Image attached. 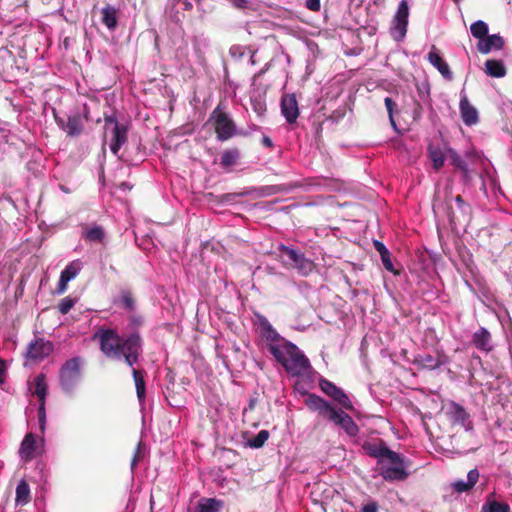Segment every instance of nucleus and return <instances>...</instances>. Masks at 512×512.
<instances>
[{"instance_id":"f257e3e1","label":"nucleus","mask_w":512,"mask_h":512,"mask_svg":"<svg viewBox=\"0 0 512 512\" xmlns=\"http://www.w3.org/2000/svg\"><path fill=\"white\" fill-rule=\"evenodd\" d=\"M95 338L98 339L101 352L108 359L121 361L129 367L136 364L142 354L143 340L139 332L121 336L117 330L100 328Z\"/></svg>"},{"instance_id":"f03ea898","label":"nucleus","mask_w":512,"mask_h":512,"mask_svg":"<svg viewBox=\"0 0 512 512\" xmlns=\"http://www.w3.org/2000/svg\"><path fill=\"white\" fill-rule=\"evenodd\" d=\"M268 350L285 369L293 376H300L310 368L309 359L293 343L283 340L281 344H268Z\"/></svg>"},{"instance_id":"7ed1b4c3","label":"nucleus","mask_w":512,"mask_h":512,"mask_svg":"<svg viewBox=\"0 0 512 512\" xmlns=\"http://www.w3.org/2000/svg\"><path fill=\"white\" fill-rule=\"evenodd\" d=\"M305 405L309 410L317 412L321 417L328 419L340 426L350 436H355L359 428L350 415L342 410L337 411L328 401L316 394H308Z\"/></svg>"},{"instance_id":"20e7f679","label":"nucleus","mask_w":512,"mask_h":512,"mask_svg":"<svg viewBox=\"0 0 512 512\" xmlns=\"http://www.w3.org/2000/svg\"><path fill=\"white\" fill-rule=\"evenodd\" d=\"M278 250L280 261L287 269L295 270L301 276H308L314 270V262L298 249L280 245Z\"/></svg>"},{"instance_id":"39448f33","label":"nucleus","mask_w":512,"mask_h":512,"mask_svg":"<svg viewBox=\"0 0 512 512\" xmlns=\"http://www.w3.org/2000/svg\"><path fill=\"white\" fill-rule=\"evenodd\" d=\"M81 358L67 360L59 371V382L62 390L72 393L80 379Z\"/></svg>"},{"instance_id":"423d86ee","label":"nucleus","mask_w":512,"mask_h":512,"mask_svg":"<svg viewBox=\"0 0 512 512\" xmlns=\"http://www.w3.org/2000/svg\"><path fill=\"white\" fill-rule=\"evenodd\" d=\"M104 135L110 130L112 137L110 141V150L114 155H117L121 147L128 140V128L126 125L119 123L115 116L105 115L104 116Z\"/></svg>"},{"instance_id":"0eeeda50","label":"nucleus","mask_w":512,"mask_h":512,"mask_svg":"<svg viewBox=\"0 0 512 512\" xmlns=\"http://www.w3.org/2000/svg\"><path fill=\"white\" fill-rule=\"evenodd\" d=\"M210 119L214 122V130L219 141H227L236 134L235 122L219 106L213 110Z\"/></svg>"},{"instance_id":"6e6552de","label":"nucleus","mask_w":512,"mask_h":512,"mask_svg":"<svg viewBox=\"0 0 512 512\" xmlns=\"http://www.w3.org/2000/svg\"><path fill=\"white\" fill-rule=\"evenodd\" d=\"M447 214L451 224L469 222L471 218V206L466 203L461 195L454 198L447 196Z\"/></svg>"},{"instance_id":"1a4fd4ad","label":"nucleus","mask_w":512,"mask_h":512,"mask_svg":"<svg viewBox=\"0 0 512 512\" xmlns=\"http://www.w3.org/2000/svg\"><path fill=\"white\" fill-rule=\"evenodd\" d=\"M362 449L368 456L376 458L379 464L382 463L383 459H387L390 463L401 462V455L389 449L382 439H379L377 443L364 442Z\"/></svg>"},{"instance_id":"9d476101","label":"nucleus","mask_w":512,"mask_h":512,"mask_svg":"<svg viewBox=\"0 0 512 512\" xmlns=\"http://www.w3.org/2000/svg\"><path fill=\"white\" fill-rule=\"evenodd\" d=\"M408 17H409L408 2L405 0H402L398 5L397 12L393 18L392 26L390 28V34L394 40L401 41L406 36L407 26H408Z\"/></svg>"},{"instance_id":"9b49d317","label":"nucleus","mask_w":512,"mask_h":512,"mask_svg":"<svg viewBox=\"0 0 512 512\" xmlns=\"http://www.w3.org/2000/svg\"><path fill=\"white\" fill-rule=\"evenodd\" d=\"M44 451V439L39 441L33 433H27L22 440L19 449V455L24 462H30L34 458L40 456Z\"/></svg>"},{"instance_id":"f8f14e48","label":"nucleus","mask_w":512,"mask_h":512,"mask_svg":"<svg viewBox=\"0 0 512 512\" xmlns=\"http://www.w3.org/2000/svg\"><path fill=\"white\" fill-rule=\"evenodd\" d=\"M53 349L54 346L51 341L36 337L29 343L25 357L29 361L40 362L48 357L53 352Z\"/></svg>"},{"instance_id":"ddd939ff","label":"nucleus","mask_w":512,"mask_h":512,"mask_svg":"<svg viewBox=\"0 0 512 512\" xmlns=\"http://www.w3.org/2000/svg\"><path fill=\"white\" fill-rule=\"evenodd\" d=\"M48 392V386L46 383V376L43 373H40L35 378V390L33 392L39 399V408H38V418H39V426L40 430L43 433L45 430L46 424V410H45V402L46 396Z\"/></svg>"},{"instance_id":"4468645a","label":"nucleus","mask_w":512,"mask_h":512,"mask_svg":"<svg viewBox=\"0 0 512 512\" xmlns=\"http://www.w3.org/2000/svg\"><path fill=\"white\" fill-rule=\"evenodd\" d=\"M319 386L326 395L338 402L343 408L347 410L353 409V404L347 394L334 383L327 379H321L319 381Z\"/></svg>"},{"instance_id":"2eb2a0df","label":"nucleus","mask_w":512,"mask_h":512,"mask_svg":"<svg viewBox=\"0 0 512 512\" xmlns=\"http://www.w3.org/2000/svg\"><path fill=\"white\" fill-rule=\"evenodd\" d=\"M82 269V263L80 260H74L70 262L65 269L61 272L56 293L62 295L66 292L68 283L74 279Z\"/></svg>"},{"instance_id":"dca6fc26","label":"nucleus","mask_w":512,"mask_h":512,"mask_svg":"<svg viewBox=\"0 0 512 512\" xmlns=\"http://www.w3.org/2000/svg\"><path fill=\"white\" fill-rule=\"evenodd\" d=\"M281 113L289 124L296 122L299 116V108L295 94L283 95L281 99Z\"/></svg>"},{"instance_id":"f3484780","label":"nucleus","mask_w":512,"mask_h":512,"mask_svg":"<svg viewBox=\"0 0 512 512\" xmlns=\"http://www.w3.org/2000/svg\"><path fill=\"white\" fill-rule=\"evenodd\" d=\"M395 466L382 467L380 475L387 481H404L408 478L405 470V458L401 456V462L393 463Z\"/></svg>"},{"instance_id":"a211bd4d","label":"nucleus","mask_w":512,"mask_h":512,"mask_svg":"<svg viewBox=\"0 0 512 512\" xmlns=\"http://www.w3.org/2000/svg\"><path fill=\"white\" fill-rule=\"evenodd\" d=\"M55 120L68 136H79L83 131L82 118L79 114L69 116L66 123H64L62 118L56 115Z\"/></svg>"},{"instance_id":"6ab92c4d","label":"nucleus","mask_w":512,"mask_h":512,"mask_svg":"<svg viewBox=\"0 0 512 512\" xmlns=\"http://www.w3.org/2000/svg\"><path fill=\"white\" fill-rule=\"evenodd\" d=\"M505 45V40L499 34L487 35L482 41H478L477 50L481 54H488L492 50H501Z\"/></svg>"},{"instance_id":"aec40b11","label":"nucleus","mask_w":512,"mask_h":512,"mask_svg":"<svg viewBox=\"0 0 512 512\" xmlns=\"http://www.w3.org/2000/svg\"><path fill=\"white\" fill-rule=\"evenodd\" d=\"M82 238L89 243L104 244L106 233L100 225L89 226L86 224L83 226Z\"/></svg>"},{"instance_id":"412c9836","label":"nucleus","mask_w":512,"mask_h":512,"mask_svg":"<svg viewBox=\"0 0 512 512\" xmlns=\"http://www.w3.org/2000/svg\"><path fill=\"white\" fill-rule=\"evenodd\" d=\"M447 413L455 424H459L467 429L469 428V425L471 424V422L468 421L469 414L460 404L451 402L448 406Z\"/></svg>"},{"instance_id":"4be33fe9","label":"nucleus","mask_w":512,"mask_h":512,"mask_svg":"<svg viewBox=\"0 0 512 512\" xmlns=\"http://www.w3.org/2000/svg\"><path fill=\"white\" fill-rule=\"evenodd\" d=\"M480 477L478 469L474 468L467 474V482L458 480L452 483V488L457 493H464L470 491L478 482Z\"/></svg>"},{"instance_id":"5701e85b","label":"nucleus","mask_w":512,"mask_h":512,"mask_svg":"<svg viewBox=\"0 0 512 512\" xmlns=\"http://www.w3.org/2000/svg\"><path fill=\"white\" fill-rule=\"evenodd\" d=\"M460 112L462 116L463 122L471 126L476 124L478 121V112L477 110L470 104L466 97H463L460 100Z\"/></svg>"},{"instance_id":"b1692460","label":"nucleus","mask_w":512,"mask_h":512,"mask_svg":"<svg viewBox=\"0 0 512 512\" xmlns=\"http://www.w3.org/2000/svg\"><path fill=\"white\" fill-rule=\"evenodd\" d=\"M428 60L444 78L449 80L452 79V73L450 71L449 65L437 52L430 51L428 53Z\"/></svg>"},{"instance_id":"393cba45","label":"nucleus","mask_w":512,"mask_h":512,"mask_svg":"<svg viewBox=\"0 0 512 512\" xmlns=\"http://www.w3.org/2000/svg\"><path fill=\"white\" fill-rule=\"evenodd\" d=\"M485 73L494 78H502L506 75L507 69L501 60L488 59L485 62Z\"/></svg>"},{"instance_id":"a878e982","label":"nucleus","mask_w":512,"mask_h":512,"mask_svg":"<svg viewBox=\"0 0 512 512\" xmlns=\"http://www.w3.org/2000/svg\"><path fill=\"white\" fill-rule=\"evenodd\" d=\"M414 364L421 368L433 370L440 367L443 362L439 357L425 353L417 355L414 359Z\"/></svg>"},{"instance_id":"bb28decb","label":"nucleus","mask_w":512,"mask_h":512,"mask_svg":"<svg viewBox=\"0 0 512 512\" xmlns=\"http://www.w3.org/2000/svg\"><path fill=\"white\" fill-rule=\"evenodd\" d=\"M491 335L485 328H480L473 335V343L479 350L490 351L491 350Z\"/></svg>"},{"instance_id":"cd10ccee","label":"nucleus","mask_w":512,"mask_h":512,"mask_svg":"<svg viewBox=\"0 0 512 512\" xmlns=\"http://www.w3.org/2000/svg\"><path fill=\"white\" fill-rule=\"evenodd\" d=\"M223 505V501L216 498H201L196 512H220Z\"/></svg>"},{"instance_id":"c85d7f7f","label":"nucleus","mask_w":512,"mask_h":512,"mask_svg":"<svg viewBox=\"0 0 512 512\" xmlns=\"http://www.w3.org/2000/svg\"><path fill=\"white\" fill-rule=\"evenodd\" d=\"M145 370L132 369V375L135 382L136 393L139 401H143L146 395Z\"/></svg>"},{"instance_id":"c756f323","label":"nucleus","mask_w":512,"mask_h":512,"mask_svg":"<svg viewBox=\"0 0 512 512\" xmlns=\"http://www.w3.org/2000/svg\"><path fill=\"white\" fill-rule=\"evenodd\" d=\"M240 157V150L236 147L224 150L221 155L220 164L224 169H229L238 163Z\"/></svg>"},{"instance_id":"7c9ffc66","label":"nucleus","mask_w":512,"mask_h":512,"mask_svg":"<svg viewBox=\"0 0 512 512\" xmlns=\"http://www.w3.org/2000/svg\"><path fill=\"white\" fill-rule=\"evenodd\" d=\"M428 155L432 161V166L436 171L443 167L446 156L440 147L429 144Z\"/></svg>"},{"instance_id":"2f4dec72","label":"nucleus","mask_w":512,"mask_h":512,"mask_svg":"<svg viewBox=\"0 0 512 512\" xmlns=\"http://www.w3.org/2000/svg\"><path fill=\"white\" fill-rule=\"evenodd\" d=\"M102 23L109 29L114 30L117 27V9L112 5H106L102 9Z\"/></svg>"},{"instance_id":"473e14b6","label":"nucleus","mask_w":512,"mask_h":512,"mask_svg":"<svg viewBox=\"0 0 512 512\" xmlns=\"http://www.w3.org/2000/svg\"><path fill=\"white\" fill-rule=\"evenodd\" d=\"M31 500V493L28 483L21 480L16 487L15 502L17 505L24 506Z\"/></svg>"},{"instance_id":"72a5a7b5","label":"nucleus","mask_w":512,"mask_h":512,"mask_svg":"<svg viewBox=\"0 0 512 512\" xmlns=\"http://www.w3.org/2000/svg\"><path fill=\"white\" fill-rule=\"evenodd\" d=\"M263 337L270 342L269 344H281L283 342V338L278 334V332L272 327V325L265 321L261 325Z\"/></svg>"},{"instance_id":"f704fd0d","label":"nucleus","mask_w":512,"mask_h":512,"mask_svg":"<svg viewBox=\"0 0 512 512\" xmlns=\"http://www.w3.org/2000/svg\"><path fill=\"white\" fill-rule=\"evenodd\" d=\"M448 157H449L450 163L454 167H456L457 169L462 171L464 177H468L469 170H468V165L465 162V160L455 150H453L451 148L448 149Z\"/></svg>"},{"instance_id":"c9c22d12","label":"nucleus","mask_w":512,"mask_h":512,"mask_svg":"<svg viewBox=\"0 0 512 512\" xmlns=\"http://www.w3.org/2000/svg\"><path fill=\"white\" fill-rule=\"evenodd\" d=\"M470 31L473 37L482 41L488 35V25L484 21L478 20L471 24Z\"/></svg>"},{"instance_id":"e433bc0d","label":"nucleus","mask_w":512,"mask_h":512,"mask_svg":"<svg viewBox=\"0 0 512 512\" xmlns=\"http://www.w3.org/2000/svg\"><path fill=\"white\" fill-rule=\"evenodd\" d=\"M120 303L124 309H126L128 311H133L136 306V302H135L133 293L128 289L121 290Z\"/></svg>"},{"instance_id":"4c0bfd02","label":"nucleus","mask_w":512,"mask_h":512,"mask_svg":"<svg viewBox=\"0 0 512 512\" xmlns=\"http://www.w3.org/2000/svg\"><path fill=\"white\" fill-rule=\"evenodd\" d=\"M482 509L484 511L488 509V512H510V506L507 503H501L495 500L487 502L483 505Z\"/></svg>"},{"instance_id":"58836bf2","label":"nucleus","mask_w":512,"mask_h":512,"mask_svg":"<svg viewBox=\"0 0 512 512\" xmlns=\"http://www.w3.org/2000/svg\"><path fill=\"white\" fill-rule=\"evenodd\" d=\"M269 438L267 430H261L255 437L249 440L248 444L252 448H261Z\"/></svg>"},{"instance_id":"ea45409f","label":"nucleus","mask_w":512,"mask_h":512,"mask_svg":"<svg viewBox=\"0 0 512 512\" xmlns=\"http://www.w3.org/2000/svg\"><path fill=\"white\" fill-rule=\"evenodd\" d=\"M74 305L75 299H72L71 297H65L59 302L58 311L65 315L73 308Z\"/></svg>"},{"instance_id":"a19ab883","label":"nucleus","mask_w":512,"mask_h":512,"mask_svg":"<svg viewBox=\"0 0 512 512\" xmlns=\"http://www.w3.org/2000/svg\"><path fill=\"white\" fill-rule=\"evenodd\" d=\"M381 261H382L384 268L387 271L392 272L394 274H398V272L394 269V265L391 260V254L389 251H387L385 254L381 255Z\"/></svg>"},{"instance_id":"79ce46f5","label":"nucleus","mask_w":512,"mask_h":512,"mask_svg":"<svg viewBox=\"0 0 512 512\" xmlns=\"http://www.w3.org/2000/svg\"><path fill=\"white\" fill-rule=\"evenodd\" d=\"M384 103H385V107L387 109V112L389 114V118H390L391 124L393 126H395V121H394V118H393V113H394V109L396 108L397 104L390 97H386L384 99Z\"/></svg>"},{"instance_id":"37998d69","label":"nucleus","mask_w":512,"mask_h":512,"mask_svg":"<svg viewBox=\"0 0 512 512\" xmlns=\"http://www.w3.org/2000/svg\"><path fill=\"white\" fill-rule=\"evenodd\" d=\"M305 6L310 11L318 12L321 8L320 0H306Z\"/></svg>"},{"instance_id":"c03bdc74","label":"nucleus","mask_w":512,"mask_h":512,"mask_svg":"<svg viewBox=\"0 0 512 512\" xmlns=\"http://www.w3.org/2000/svg\"><path fill=\"white\" fill-rule=\"evenodd\" d=\"M257 398L254 397V398H250L249 402H248V406L246 408H244V411H243V416L246 417L248 415L249 412H252L254 411V409L256 408L257 406Z\"/></svg>"},{"instance_id":"a18cd8bd","label":"nucleus","mask_w":512,"mask_h":512,"mask_svg":"<svg viewBox=\"0 0 512 512\" xmlns=\"http://www.w3.org/2000/svg\"><path fill=\"white\" fill-rule=\"evenodd\" d=\"M378 508V503L371 501L363 506L362 512H378Z\"/></svg>"},{"instance_id":"49530a36","label":"nucleus","mask_w":512,"mask_h":512,"mask_svg":"<svg viewBox=\"0 0 512 512\" xmlns=\"http://www.w3.org/2000/svg\"><path fill=\"white\" fill-rule=\"evenodd\" d=\"M6 363L4 360L0 359V385L5 383L6 380Z\"/></svg>"},{"instance_id":"de8ad7c7","label":"nucleus","mask_w":512,"mask_h":512,"mask_svg":"<svg viewBox=\"0 0 512 512\" xmlns=\"http://www.w3.org/2000/svg\"><path fill=\"white\" fill-rule=\"evenodd\" d=\"M373 244H374L375 249H376V250L378 251V253L380 254V256H381L382 254H385V253L388 251V249L386 248V246H385L382 242H380V241H378V240H375Z\"/></svg>"},{"instance_id":"09e8293b","label":"nucleus","mask_w":512,"mask_h":512,"mask_svg":"<svg viewBox=\"0 0 512 512\" xmlns=\"http://www.w3.org/2000/svg\"><path fill=\"white\" fill-rule=\"evenodd\" d=\"M140 446H141V443H138L136 452H135V454H134V456H133V458L131 460V468L132 469L134 467H136L138 462H139Z\"/></svg>"},{"instance_id":"8fccbe9b","label":"nucleus","mask_w":512,"mask_h":512,"mask_svg":"<svg viewBox=\"0 0 512 512\" xmlns=\"http://www.w3.org/2000/svg\"><path fill=\"white\" fill-rule=\"evenodd\" d=\"M254 110L259 114L262 115L266 111V106L262 102H255L254 103Z\"/></svg>"},{"instance_id":"3c124183","label":"nucleus","mask_w":512,"mask_h":512,"mask_svg":"<svg viewBox=\"0 0 512 512\" xmlns=\"http://www.w3.org/2000/svg\"><path fill=\"white\" fill-rule=\"evenodd\" d=\"M232 3L237 8H245L248 4V0H232Z\"/></svg>"},{"instance_id":"603ef678","label":"nucleus","mask_w":512,"mask_h":512,"mask_svg":"<svg viewBox=\"0 0 512 512\" xmlns=\"http://www.w3.org/2000/svg\"><path fill=\"white\" fill-rule=\"evenodd\" d=\"M261 142L267 148H272L273 147V142H272L271 138L268 137V136H263Z\"/></svg>"},{"instance_id":"864d4df0","label":"nucleus","mask_w":512,"mask_h":512,"mask_svg":"<svg viewBox=\"0 0 512 512\" xmlns=\"http://www.w3.org/2000/svg\"><path fill=\"white\" fill-rule=\"evenodd\" d=\"M269 189L271 190L269 194H274L282 191V188L280 186H271Z\"/></svg>"},{"instance_id":"5fc2aeb1","label":"nucleus","mask_w":512,"mask_h":512,"mask_svg":"<svg viewBox=\"0 0 512 512\" xmlns=\"http://www.w3.org/2000/svg\"><path fill=\"white\" fill-rule=\"evenodd\" d=\"M455 3H459L460 0H453Z\"/></svg>"}]
</instances>
